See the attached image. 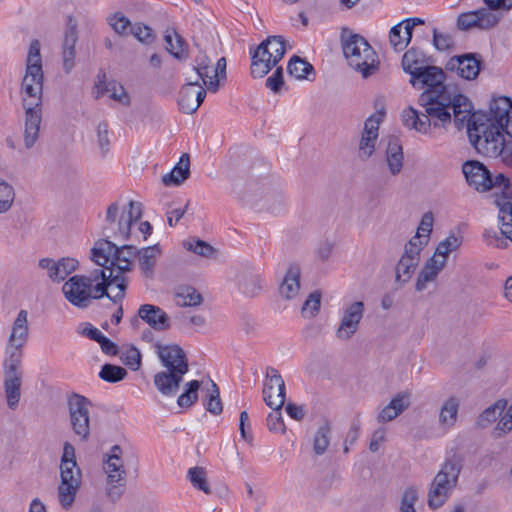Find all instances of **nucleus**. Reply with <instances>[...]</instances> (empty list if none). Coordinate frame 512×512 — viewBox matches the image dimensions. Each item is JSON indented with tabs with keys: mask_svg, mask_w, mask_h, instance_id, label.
Here are the masks:
<instances>
[{
	"mask_svg": "<svg viewBox=\"0 0 512 512\" xmlns=\"http://www.w3.org/2000/svg\"><path fill=\"white\" fill-rule=\"evenodd\" d=\"M446 74L438 66L429 63L417 69L410 78V84L417 89H425L418 103L424 108L419 112L412 107L402 113L406 127L426 134L431 125L446 128L452 121L458 130L464 128L465 117L474 107L469 98L459 92L450 91L445 85Z\"/></svg>",
	"mask_w": 512,
	"mask_h": 512,
	"instance_id": "obj_1",
	"label": "nucleus"
},
{
	"mask_svg": "<svg viewBox=\"0 0 512 512\" xmlns=\"http://www.w3.org/2000/svg\"><path fill=\"white\" fill-rule=\"evenodd\" d=\"M465 126L470 143L479 154L486 157L496 158V153L501 151L498 150V147L503 145L505 134L512 138L508 130L498 129V126L493 124L489 117L481 111L470 110L464 120Z\"/></svg>",
	"mask_w": 512,
	"mask_h": 512,
	"instance_id": "obj_2",
	"label": "nucleus"
},
{
	"mask_svg": "<svg viewBox=\"0 0 512 512\" xmlns=\"http://www.w3.org/2000/svg\"><path fill=\"white\" fill-rule=\"evenodd\" d=\"M462 172L467 183L479 192L494 190V203L511 202L512 184L503 173L492 175L488 168L477 160H468L462 165Z\"/></svg>",
	"mask_w": 512,
	"mask_h": 512,
	"instance_id": "obj_3",
	"label": "nucleus"
},
{
	"mask_svg": "<svg viewBox=\"0 0 512 512\" xmlns=\"http://www.w3.org/2000/svg\"><path fill=\"white\" fill-rule=\"evenodd\" d=\"M109 227H103V236L105 238L98 240L91 249V259L99 266L105 267L110 264L116 269V274L123 275L125 272L132 271V258L137 256L138 248L134 245L117 246L109 238H114L113 233H109Z\"/></svg>",
	"mask_w": 512,
	"mask_h": 512,
	"instance_id": "obj_4",
	"label": "nucleus"
},
{
	"mask_svg": "<svg viewBox=\"0 0 512 512\" xmlns=\"http://www.w3.org/2000/svg\"><path fill=\"white\" fill-rule=\"evenodd\" d=\"M464 456L458 452L449 455L433 478L428 491V506L431 509L442 507L458 485L463 469Z\"/></svg>",
	"mask_w": 512,
	"mask_h": 512,
	"instance_id": "obj_5",
	"label": "nucleus"
},
{
	"mask_svg": "<svg viewBox=\"0 0 512 512\" xmlns=\"http://www.w3.org/2000/svg\"><path fill=\"white\" fill-rule=\"evenodd\" d=\"M342 50L350 67L364 78L378 69L377 55L368 41L359 34L341 35Z\"/></svg>",
	"mask_w": 512,
	"mask_h": 512,
	"instance_id": "obj_6",
	"label": "nucleus"
},
{
	"mask_svg": "<svg viewBox=\"0 0 512 512\" xmlns=\"http://www.w3.org/2000/svg\"><path fill=\"white\" fill-rule=\"evenodd\" d=\"M81 470L75 458V448L65 442L60 462L61 482L58 486V499L64 509H69L74 503L75 496L81 485Z\"/></svg>",
	"mask_w": 512,
	"mask_h": 512,
	"instance_id": "obj_7",
	"label": "nucleus"
},
{
	"mask_svg": "<svg viewBox=\"0 0 512 512\" xmlns=\"http://www.w3.org/2000/svg\"><path fill=\"white\" fill-rule=\"evenodd\" d=\"M42 89V85L24 82L21 85L22 102L25 109L24 145L26 149L32 148L39 136L42 120Z\"/></svg>",
	"mask_w": 512,
	"mask_h": 512,
	"instance_id": "obj_8",
	"label": "nucleus"
},
{
	"mask_svg": "<svg viewBox=\"0 0 512 512\" xmlns=\"http://www.w3.org/2000/svg\"><path fill=\"white\" fill-rule=\"evenodd\" d=\"M286 52V43L282 36H269L252 52L251 75L262 78L277 65Z\"/></svg>",
	"mask_w": 512,
	"mask_h": 512,
	"instance_id": "obj_9",
	"label": "nucleus"
},
{
	"mask_svg": "<svg viewBox=\"0 0 512 512\" xmlns=\"http://www.w3.org/2000/svg\"><path fill=\"white\" fill-rule=\"evenodd\" d=\"M427 245L418 236H413L404 246V251L395 267V281L401 284L407 283L420 263L421 251Z\"/></svg>",
	"mask_w": 512,
	"mask_h": 512,
	"instance_id": "obj_10",
	"label": "nucleus"
},
{
	"mask_svg": "<svg viewBox=\"0 0 512 512\" xmlns=\"http://www.w3.org/2000/svg\"><path fill=\"white\" fill-rule=\"evenodd\" d=\"M90 406L91 402L79 394H73L68 399L72 429L84 441L88 440L90 435Z\"/></svg>",
	"mask_w": 512,
	"mask_h": 512,
	"instance_id": "obj_11",
	"label": "nucleus"
},
{
	"mask_svg": "<svg viewBox=\"0 0 512 512\" xmlns=\"http://www.w3.org/2000/svg\"><path fill=\"white\" fill-rule=\"evenodd\" d=\"M21 362L15 359H4L3 363V374H4V391L7 400V405L10 409L14 410L17 408L21 397V385H22V371Z\"/></svg>",
	"mask_w": 512,
	"mask_h": 512,
	"instance_id": "obj_12",
	"label": "nucleus"
},
{
	"mask_svg": "<svg viewBox=\"0 0 512 512\" xmlns=\"http://www.w3.org/2000/svg\"><path fill=\"white\" fill-rule=\"evenodd\" d=\"M92 289L93 286L85 275H74L64 283L62 292L68 302L83 309L91 304Z\"/></svg>",
	"mask_w": 512,
	"mask_h": 512,
	"instance_id": "obj_13",
	"label": "nucleus"
},
{
	"mask_svg": "<svg viewBox=\"0 0 512 512\" xmlns=\"http://www.w3.org/2000/svg\"><path fill=\"white\" fill-rule=\"evenodd\" d=\"M28 313L26 310H20L12 326L9 336L8 345L5 350V358L22 361V348L27 342L29 336Z\"/></svg>",
	"mask_w": 512,
	"mask_h": 512,
	"instance_id": "obj_14",
	"label": "nucleus"
},
{
	"mask_svg": "<svg viewBox=\"0 0 512 512\" xmlns=\"http://www.w3.org/2000/svg\"><path fill=\"white\" fill-rule=\"evenodd\" d=\"M78 39L79 32L77 19L72 15H68L66 17V24L61 43L63 70L67 74H69L75 66L76 44Z\"/></svg>",
	"mask_w": 512,
	"mask_h": 512,
	"instance_id": "obj_15",
	"label": "nucleus"
},
{
	"mask_svg": "<svg viewBox=\"0 0 512 512\" xmlns=\"http://www.w3.org/2000/svg\"><path fill=\"white\" fill-rule=\"evenodd\" d=\"M188 370L189 366L182 362L173 369L158 372L154 376V385L162 395L173 397L178 393L183 376Z\"/></svg>",
	"mask_w": 512,
	"mask_h": 512,
	"instance_id": "obj_16",
	"label": "nucleus"
},
{
	"mask_svg": "<svg viewBox=\"0 0 512 512\" xmlns=\"http://www.w3.org/2000/svg\"><path fill=\"white\" fill-rule=\"evenodd\" d=\"M264 383L263 399L270 408H282L285 403V382L279 371L268 367Z\"/></svg>",
	"mask_w": 512,
	"mask_h": 512,
	"instance_id": "obj_17",
	"label": "nucleus"
},
{
	"mask_svg": "<svg viewBox=\"0 0 512 512\" xmlns=\"http://www.w3.org/2000/svg\"><path fill=\"white\" fill-rule=\"evenodd\" d=\"M482 58L477 53H465L451 57L445 65V69L457 74L466 80L475 79L481 69Z\"/></svg>",
	"mask_w": 512,
	"mask_h": 512,
	"instance_id": "obj_18",
	"label": "nucleus"
},
{
	"mask_svg": "<svg viewBox=\"0 0 512 512\" xmlns=\"http://www.w3.org/2000/svg\"><path fill=\"white\" fill-rule=\"evenodd\" d=\"M364 315V303L355 301L348 305L336 330V337L340 340H349L358 330L359 324Z\"/></svg>",
	"mask_w": 512,
	"mask_h": 512,
	"instance_id": "obj_19",
	"label": "nucleus"
},
{
	"mask_svg": "<svg viewBox=\"0 0 512 512\" xmlns=\"http://www.w3.org/2000/svg\"><path fill=\"white\" fill-rule=\"evenodd\" d=\"M499 21V17L491 13L486 8L476 11L461 13L457 18V27L459 30H468L472 27L489 29L494 27Z\"/></svg>",
	"mask_w": 512,
	"mask_h": 512,
	"instance_id": "obj_20",
	"label": "nucleus"
},
{
	"mask_svg": "<svg viewBox=\"0 0 512 512\" xmlns=\"http://www.w3.org/2000/svg\"><path fill=\"white\" fill-rule=\"evenodd\" d=\"M380 122V117L376 118L372 115L368 117L364 123L358 147V157L363 161L368 160L375 151Z\"/></svg>",
	"mask_w": 512,
	"mask_h": 512,
	"instance_id": "obj_21",
	"label": "nucleus"
},
{
	"mask_svg": "<svg viewBox=\"0 0 512 512\" xmlns=\"http://www.w3.org/2000/svg\"><path fill=\"white\" fill-rule=\"evenodd\" d=\"M137 316L155 331L163 332L171 328L168 314L159 306L142 304L138 309Z\"/></svg>",
	"mask_w": 512,
	"mask_h": 512,
	"instance_id": "obj_22",
	"label": "nucleus"
},
{
	"mask_svg": "<svg viewBox=\"0 0 512 512\" xmlns=\"http://www.w3.org/2000/svg\"><path fill=\"white\" fill-rule=\"evenodd\" d=\"M128 279H116L110 282H97L93 285L92 300L107 297L113 303H120L126 295Z\"/></svg>",
	"mask_w": 512,
	"mask_h": 512,
	"instance_id": "obj_23",
	"label": "nucleus"
},
{
	"mask_svg": "<svg viewBox=\"0 0 512 512\" xmlns=\"http://www.w3.org/2000/svg\"><path fill=\"white\" fill-rule=\"evenodd\" d=\"M512 100L509 97L501 96L494 98L489 107V113H485L489 120L498 126V129H508L511 120Z\"/></svg>",
	"mask_w": 512,
	"mask_h": 512,
	"instance_id": "obj_24",
	"label": "nucleus"
},
{
	"mask_svg": "<svg viewBox=\"0 0 512 512\" xmlns=\"http://www.w3.org/2000/svg\"><path fill=\"white\" fill-rule=\"evenodd\" d=\"M95 97L99 98L104 93H110V97L123 105L129 106L131 101L124 87L116 81H106V74L100 72L95 83Z\"/></svg>",
	"mask_w": 512,
	"mask_h": 512,
	"instance_id": "obj_25",
	"label": "nucleus"
},
{
	"mask_svg": "<svg viewBox=\"0 0 512 512\" xmlns=\"http://www.w3.org/2000/svg\"><path fill=\"white\" fill-rule=\"evenodd\" d=\"M128 206L129 209L124 211L119 218L117 231L113 232L115 239L128 240L131 226L142 216L141 203L130 201Z\"/></svg>",
	"mask_w": 512,
	"mask_h": 512,
	"instance_id": "obj_26",
	"label": "nucleus"
},
{
	"mask_svg": "<svg viewBox=\"0 0 512 512\" xmlns=\"http://www.w3.org/2000/svg\"><path fill=\"white\" fill-rule=\"evenodd\" d=\"M410 393L400 392L397 393L378 414L377 420L379 423H386L397 418L410 406Z\"/></svg>",
	"mask_w": 512,
	"mask_h": 512,
	"instance_id": "obj_27",
	"label": "nucleus"
},
{
	"mask_svg": "<svg viewBox=\"0 0 512 512\" xmlns=\"http://www.w3.org/2000/svg\"><path fill=\"white\" fill-rule=\"evenodd\" d=\"M157 355L166 369H173L182 362L188 365V360L184 350L177 344L162 345L156 343Z\"/></svg>",
	"mask_w": 512,
	"mask_h": 512,
	"instance_id": "obj_28",
	"label": "nucleus"
},
{
	"mask_svg": "<svg viewBox=\"0 0 512 512\" xmlns=\"http://www.w3.org/2000/svg\"><path fill=\"white\" fill-rule=\"evenodd\" d=\"M161 254V250L158 245L138 248L137 256L138 264L142 275L147 279H152L155 274V267L157 259Z\"/></svg>",
	"mask_w": 512,
	"mask_h": 512,
	"instance_id": "obj_29",
	"label": "nucleus"
},
{
	"mask_svg": "<svg viewBox=\"0 0 512 512\" xmlns=\"http://www.w3.org/2000/svg\"><path fill=\"white\" fill-rule=\"evenodd\" d=\"M445 265L446 259L438 260L436 259L435 255L430 257L418 275L415 289L419 292L425 290L427 283L434 281L439 272L445 267Z\"/></svg>",
	"mask_w": 512,
	"mask_h": 512,
	"instance_id": "obj_30",
	"label": "nucleus"
},
{
	"mask_svg": "<svg viewBox=\"0 0 512 512\" xmlns=\"http://www.w3.org/2000/svg\"><path fill=\"white\" fill-rule=\"evenodd\" d=\"M429 63H433V59L427 56L424 51L416 47L408 49L404 53L401 61L403 71L411 77L417 69H420L422 66L428 65Z\"/></svg>",
	"mask_w": 512,
	"mask_h": 512,
	"instance_id": "obj_31",
	"label": "nucleus"
},
{
	"mask_svg": "<svg viewBox=\"0 0 512 512\" xmlns=\"http://www.w3.org/2000/svg\"><path fill=\"white\" fill-rule=\"evenodd\" d=\"M194 70L198 80H202L203 84L210 92H217L219 89V79H213L211 61L205 54H200L195 58Z\"/></svg>",
	"mask_w": 512,
	"mask_h": 512,
	"instance_id": "obj_32",
	"label": "nucleus"
},
{
	"mask_svg": "<svg viewBox=\"0 0 512 512\" xmlns=\"http://www.w3.org/2000/svg\"><path fill=\"white\" fill-rule=\"evenodd\" d=\"M190 176V156L183 153L179 162L174 166L170 173L163 175L162 182L166 186L180 185Z\"/></svg>",
	"mask_w": 512,
	"mask_h": 512,
	"instance_id": "obj_33",
	"label": "nucleus"
},
{
	"mask_svg": "<svg viewBox=\"0 0 512 512\" xmlns=\"http://www.w3.org/2000/svg\"><path fill=\"white\" fill-rule=\"evenodd\" d=\"M301 269L298 265H290L280 285L279 292L285 299L295 297L300 289Z\"/></svg>",
	"mask_w": 512,
	"mask_h": 512,
	"instance_id": "obj_34",
	"label": "nucleus"
},
{
	"mask_svg": "<svg viewBox=\"0 0 512 512\" xmlns=\"http://www.w3.org/2000/svg\"><path fill=\"white\" fill-rule=\"evenodd\" d=\"M386 161L393 175L400 173L403 167V149L397 137H389L386 148Z\"/></svg>",
	"mask_w": 512,
	"mask_h": 512,
	"instance_id": "obj_35",
	"label": "nucleus"
},
{
	"mask_svg": "<svg viewBox=\"0 0 512 512\" xmlns=\"http://www.w3.org/2000/svg\"><path fill=\"white\" fill-rule=\"evenodd\" d=\"M198 85V79L190 80L181 87L178 97L179 109L185 114H193L196 112V101L194 87Z\"/></svg>",
	"mask_w": 512,
	"mask_h": 512,
	"instance_id": "obj_36",
	"label": "nucleus"
},
{
	"mask_svg": "<svg viewBox=\"0 0 512 512\" xmlns=\"http://www.w3.org/2000/svg\"><path fill=\"white\" fill-rule=\"evenodd\" d=\"M167 51L176 59H182L187 56L184 49L186 43L174 28H167L164 35Z\"/></svg>",
	"mask_w": 512,
	"mask_h": 512,
	"instance_id": "obj_37",
	"label": "nucleus"
},
{
	"mask_svg": "<svg viewBox=\"0 0 512 512\" xmlns=\"http://www.w3.org/2000/svg\"><path fill=\"white\" fill-rule=\"evenodd\" d=\"M506 399H498L491 406L487 407L477 418L476 426L486 428L497 420L507 407Z\"/></svg>",
	"mask_w": 512,
	"mask_h": 512,
	"instance_id": "obj_38",
	"label": "nucleus"
},
{
	"mask_svg": "<svg viewBox=\"0 0 512 512\" xmlns=\"http://www.w3.org/2000/svg\"><path fill=\"white\" fill-rule=\"evenodd\" d=\"M460 400L456 396H451L441 406L439 413V423L441 425L452 427L458 416Z\"/></svg>",
	"mask_w": 512,
	"mask_h": 512,
	"instance_id": "obj_39",
	"label": "nucleus"
},
{
	"mask_svg": "<svg viewBox=\"0 0 512 512\" xmlns=\"http://www.w3.org/2000/svg\"><path fill=\"white\" fill-rule=\"evenodd\" d=\"M104 470L107 474L108 484H123L125 469L121 458L108 456L104 461Z\"/></svg>",
	"mask_w": 512,
	"mask_h": 512,
	"instance_id": "obj_40",
	"label": "nucleus"
},
{
	"mask_svg": "<svg viewBox=\"0 0 512 512\" xmlns=\"http://www.w3.org/2000/svg\"><path fill=\"white\" fill-rule=\"evenodd\" d=\"M411 39L412 34L404 30V25L401 22L394 25L389 32L390 45L396 52L405 50L411 42Z\"/></svg>",
	"mask_w": 512,
	"mask_h": 512,
	"instance_id": "obj_41",
	"label": "nucleus"
},
{
	"mask_svg": "<svg viewBox=\"0 0 512 512\" xmlns=\"http://www.w3.org/2000/svg\"><path fill=\"white\" fill-rule=\"evenodd\" d=\"M287 71L297 79H309V75L314 74V67L305 59L294 55L288 62Z\"/></svg>",
	"mask_w": 512,
	"mask_h": 512,
	"instance_id": "obj_42",
	"label": "nucleus"
},
{
	"mask_svg": "<svg viewBox=\"0 0 512 512\" xmlns=\"http://www.w3.org/2000/svg\"><path fill=\"white\" fill-rule=\"evenodd\" d=\"M187 478L195 489L207 495L212 493L207 481V472L204 467L195 466L190 468L187 473Z\"/></svg>",
	"mask_w": 512,
	"mask_h": 512,
	"instance_id": "obj_43",
	"label": "nucleus"
},
{
	"mask_svg": "<svg viewBox=\"0 0 512 512\" xmlns=\"http://www.w3.org/2000/svg\"><path fill=\"white\" fill-rule=\"evenodd\" d=\"M201 383L198 380H192L184 385L182 394L177 399V404L181 408H189L194 405L198 400V391Z\"/></svg>",
	"mask_w": 512,
	"mask_h": 512,
	"instance_id": "obj_44",
	"label": "nucleus"
},
{
	"mask_svg": "<svg viewBox=\"0 0 512 512\" xmlns=\"http://www.w3.org/2000/svg\"><path fill=\"white\" fill-rule=\"evenodd\" d=\"M211 388L208 389V395L203 400V405L206 408V410L213 414V415H219L223 411V405L220 398V390L218 385L210 380Z\"/></svg>",
	"mask_w": 512,
	"mask_h": 512,
	"instance_id": "obj_45",
	"label": "nucleus"
},
{
	"mask_svg": "<svg viewBox=\"0 0 512 512\" xmlns=\"http://www.w3.org/2000/svg\"><path fill=\"white\" fill-rule=\"evenodd\" d=\"M499 220L501 221V234L512 241V200L499 202Z\"/></svg>",
	"mask_w": 512,
	"mask_h": 512,
	"instance_id": "obj_46",
	"label": "nucleus"
},
{
	"mask_svg": "<svg viewBox=\"0 0 512 512\" xmlns=\"http://www.w3.org/2000/svg\"><path fill=\"white\" fill-rule=\"evenodd\" d=\"M239 286L243 293L253 297L260 290V277L252 272H243L238 279Z\"/></svg>",
	"mask_w": 512,
	"mask_h": 512,
	"instance_id": "obj_47",
	"label": "nucleus"
},
{
	"mask_svg": "<svg viewBox=\"0 0 512 512\" xmlns=\"http://www.w3.org/2000/svg\"><path fill=\"white\" fill-rule=\"evenodd\" d=\"M86 278L90 280L91 286L95 285L94 283L98 282H110L116 279H127L124 275L116 274V269L113 268L110 264H105V267L102 269L93 270L90 275H85Z\"/></svg>",
	"mask_w": 512,
	"mask_h": 512,
	"instance_id": "obj_48",
	"label": "nucleus"
},
{
	"mask_svg": "<svg viewBox=\"0 0 512 512\" xmlns=\"http://www.w3.org/2000/svg\"><path fill=\"white\" fill-rule=\"evenodd\" d=\"M127 376L125 368L113 364L106 363L102 366L99 377L109 383H117Z\"/></svg>",
	"mask_w": 512,
	"mask_h": 512,
	"instance_id": "obj_49",
	"label": "nucleus"
},
{
	"mask_svg": "<svg viewBox=\"0 0 512 512\" xmlns=\"http://www.w3.org/2000/svg\"><path fill=\"white\" fill-rule=\"evenodd\" d=\"M184 247L199 256L212 258L216 253V249L209 243L200 239H189L184 242Z\"/></svg>",
	"mask_w": 512,
	"mask_h": 512,
	"instance_id": "obj_50",
	"label": "nucleus"
},
{
	"mask_svg": "<svg viewBox=\"0 0 512 512\" xmlns=\"http://www.w3.org/2000/svg\"><path fill=\"white\" fill-rule=\"evenodd\" d=\"M330 426L328 423L320 426L314 436L313 450L316 455L325 453L330 442Z\"/></svg>",
	"mask_w": 512,
	"mask_h": 512,
	"instance_id": "obj_51",
	"label": "nucleus"
},
{
	"mask_svg": "<svg viewBox=\"0 0 512 512\" xmlns=\"http://www.w3.org/2000/svg\"><path fill=\"white\" fill-rule=\"evenodd\" d=\"M461 245L462 237L451 234L437 245L434 255H439L442 257V259L447 260L448 254L458 250Z\"/></svg>",
	"mask_w": 512,
	"mask_h": 512,
	"instance_id": "obj_52",
	"label": "nucleus"
},
{
	"mask_svg": "<svg viewBox=\"0 0 512 512\" xmlns=\"http://www.w3.org/2000/svg\"><path fill=\"white\" fill-rule=\"evenodd\" d=\"M14 198V188L0 178V213H4L11 208Z\"/></svg>",
	"mask_w": 512,
	"mask_h": 512,
	"instance_id": "obj_53",
	"label": "nucleus"
},
{
	"mask_svg": "<svg viewBox=\"0 0 512 512\" xmlns=\"http://www.w3.org/2000/svg\"><path fill=\"white\" fill-rule=\"evenodd\" d=\"M108 23L112 29L121 36L129 35L131 26H133L130 20L121 13H115L113 16L109 17Z\"/></svg>",
	"mask_w": 512,
	"mask_h": 512,
	"instance_id": "obj_54",
	"label": "nucleus"
},
{
	"mask_svg": "<svg viewBox=\"0 0 512 512\" xmlns=\"http://www.w3.org/2000/svg\"><path fill=\"white\" fill-rule=\"evenodd\" d=\"M130 34L139 42L144 44L152 43L156 37L152 28L142 23L133 24V26H131Z\"/></svg>",
	"mask_w": 512,
	"mask_h": 512,
	"instance_id": "obj_55",
	"label": "nucleus"
},
{
	"mask_svg": "<svg viewBox=\"0 0 512 512\" xmlns=\"http://www.w3.org/2000/svg\"><path fill=\"white\" fill-rule=\"evenodd\" d=\"M321 293L319 291L312 292L302 306V314L304 317H314L320 310Z\"/></svg>",
	"mask_w": 512,
	"mask_h": 512,
	"instance_id": "obj_56",
	"label": "nucleus"
},
{
	"mask_svg": "<svg viewBox=\"0 0 512 512\" xmlns=\"http://www.w3.org/2000/svg\"><path fill=\"white\" fill-rule=\"evenodd\" d=\"M43 78L44 76L42 71V65H26V73L24 75L22 82L26 84L43 86Z\"/></svg>",
	"mask_w": 512,
	"mask_h": 512,
	"instance_id": "obj_57",
	"label": "nucleus"
},
{
	"mask_svg": "<svg viewBox=\"0 0 512 512\" xmlns=\"http://www.w3.org/2000/svg\"><path fill=\"white\" fill-rule=\"evenodd\" d=\"M120 358L121 361L133 371L138 370L141 366L140 351L134 346H131L123 352Z\"/></svg>",
	"mask_w": 512,
	"mask_h": 512,
	"instance_id": "obj_58",
	"label": "nucleus"
},
{
	"mask_svg": "<svg viewBox=\"0 0 512 512\" xmlns=\"http://www.w3.org/2000/svg\"><path fill=\"white\" fill-rule=\"evenodd\" d=\"M39 267L43 270H47V276L54 282L61 281L59 261H55L52 258H42L38 263Z\"/></svg>",
	"mask_w": 512,
	"mask_h": 512,
	"instance_id": "obj_59",
	"label": "nucleus"
},
{
	"mask_svg": "<svg viewBox=\"0 0 512 512\" xmlns=\"http://www.w3.org/2000/svg\"><path fill=\"white\" fill-rule=\"evenodd\" d=\"M433 214L431 212H427L422 216L420 225L418 227L417 233L415 236L419 237V240L421 242L427 240V243L429 242L430 234L432 232L433 227Z\"/></svg>",
	"mask_w": 512,
	"mask_h": 512,
	"instance_id": "obj_60",
	"label": "nucleus"
},
{
	"mask_svg": "<svg viewBox=\"0 0 512 512\" xmlns=\"http://www.w3.org/2000/svg\"><path fill=\"white\" fill-rule=\"evenodd\" d=\"M418 500V492L415 488L404 491L401 499L400 512H416L414 505Z\"/></svg>",
	"mask_w": 512,
	"mask_h": 512,
	"instance_id": "obj_61",
	"label": "nucleus"
},
{
	"mask_svg": "<svg viewBox=\"0 0 512 512\" xmlns=\"http://www.w3.org/2000/svg\"><path fill=\"white\" fill-rule=\"evenodd\" d=\"M433 45L439 51H445L453 47L454 40L450 34L440 33L433 29Z\"/></svg>",
	"mask_w": 512,
	"mask_h": 512,
	"instance_id": "obj_62",
	"label": "nucleus"
},
{
	"mask_svg": "<svg viewBox=\"0 0 512 512\" xmlns=\"http://www.w3.org/2000/svg\"><path fill=\"white\" fill-rule=\"evenodd\" d=\"M184 299L183 306H198L202 303V295L193 287H186L177 294Z\"/></svg>",
	"mask_w": 512,
	"mask_h": 512,
	"instance_id": "obj_63",
	"label": "nucleus"
},
{
	"mask_svg": "<svg viewBox=\"0 0 512 512\" xmlns=\"http://www.w3.org/2000/svg\"><path fill=\"white\" fill-rule=\"evenodd\" d=\"M273 411L267 417V426L270 431H284L285 426L281 414V408H272Z\"/></svg>",
	"mask_w": 512,
	"mask_h": 512,
	"instance_id": "obj_64",
	"label": "nucleus"
}]
</instances>
